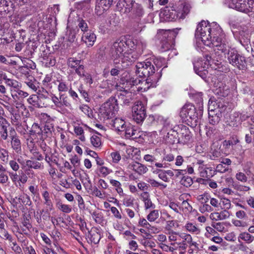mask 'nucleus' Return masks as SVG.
I'll list each match as a JSON object with an SVG mask.
<instances>
[{
  "instance_id": "obj_1",
  "label": "nucleus",
  "mask_w": 254,
  "mask_h": 254,
  "mask_svg": "<svg viewBox=\"0 0 254 254\" xmlns=\"http://www.w3.org/2000/svg\"><path fill=\"white\" fill-rule=\"evenodd\" d=\"M195 36L201 39L204 45L214 49L217 62L224 57L230 64L238 69L243 70L246 67L245 58L230 47L221 28L216 22L210 23L207 21H201L197 25Z\"/></svg>"
},
{
  "instance_id": "obj_2",
  "label": "nucleus",
  "mask_w": 254,
  "mask_h": 254,
  "mask_svg": "<svg viewBox=\"0 0 254 254\" xmlns=\"http://www.w3.org/2000/svg\"><path fill=\"white\" fill-rule=\"evenodd\" d=\"M146 47V43L141 39H127L121 37L114 42L112 48V56L119 59L123 64V67L129 65L137 59Z\"/></svg>"
},
{
  "instance_id": "obj_3",
  "label": "nucleus",
  "mask_w": 254,
  "mask_h": 254,
  "mask_svg": "<svg viewBox=\"0 0 254 254\" xmlns=\"http://www.w3.org/2000/svg\"><path fill=\"white\" fill-rule=\"evenodd\" d=\"M118 10L125 14H129L131 21L137 24L136 31H141L143 23L141 19L144 15V10L141 4L133 0H119L117 4Z\"/></svg>"
},
{
  "instance_id": "obj_4",
  "label": "nucleus",
  "mask_w": 254,
  "mask_h": 254,
  "mask_svg": "<svg viewBox=\"0 0 254 254\" xmlns=\"http://www.w3.org/2000/svg\"><path fill=\"white\" fill-rule=\"evenodd\" d=\"M190 6L185 2H181L175 10L172 7H166L162 10L161 14L167 21H173L178 19H184L189 13Z\"/></svg>"
},
{
  "instance_id": "obj_5",
  "label": "nucleus",
  "mask_w": 254,
  "mask_h": 254,
  "mask_svg": "<svg viewBox=\"0 0 254 254\" xmlns=\"http://www.w3.org/2000/svg\"><path fill=\"white\" fill-rule=\"evenodd\" d=\"M199 113L196 112L194 106L190 103L185 104L181 109L180 116L183 122L188 125L196 126L199 119L198 114L202 116V107H199Z\"/></svg>"
},
{
  "instance_id": "obj_6",
  "label": "nucleus",
  "mask_w": 254,
  "mask_h": 254,
  "mask_svg": "<svg viewBox=\"0 0 254 254\" xmlns=\"http://www.w3.org/2000/svg\"><path fill=\"white\" fill-rule=\"evenodd\" d=\"M119 110L117 99L111 97L103 103L99 110L98 116L103 121L111 118Z\"/></svg>"
},
{
  "instance_id": "obj_7",
  "label": "nucleus",
  "mask_w": 254,
  "mask_h": 254,
  "mask_svg": "<svg viewBox=\"0 0 254 254\" xmlns=\"http://www.w3.org/2000/svg\"><path fill=\"white\" fill-rule=\"evenodd\" d=\"M208 58V57H207L205 60H203L198 59L193 63L195 72L203 79L206 78L208 74V69L210 63Z\"/></svg>"
},
{
  "instance_id": "obj_8",
  "label": "nucleus",
  "mask_w": 254,
  "mask_h": 254,
  "mask_svg": "<svg viewBox=\"0 0 254 254\" xmlns=\"http://www.w3.org/2000/svg\"><path fill=\"white\" fill-rule=\"evenodd\" d=\"M146 116V109L142 102L137 101L132 107V117L137 123L142 122Z\"/></svg>"
},
{
  "instance_id": "obj_9",
  "label": "nucleus",
  "mask_w": 254,
  "mask_h": 254,
  "mask_svg": "<svg viewBox=\"0 0 254 254\" xmlns=\"http://www.w3.org/2000/svg\"><path fill=\"white\" fill-rule=\"evenodd\" d=\"M148 64L147 70L150 72V75L149 76H147L146 81L148 82H151V84L156 83L160 78L161 74L160 72H156V69L150 62L149 61Z\"/></svg>"
},
{
  "instance_id": "obj_10",
  "label": "nucleus",
  "mask_w": 254,
  "mask_h": 254,
  "mask_svg": "<svg viewBox=\"0 0 254 254\" xmlns=\"http://www.w3.org/2000/svg\"><path fill=\"white\" fill-rule=\"evenodd\" d=\"M148 63L149 61L137 63L135 65L136 74L140 77H146L149 76L150 72L147 71Z\"/></svg>"
},
{
  "instance_id": "obj_11",
  "label": "nucleus",
  "mask_w": 254,
  "mask_h": 254,
  "mask_svg": "<svg viewBox=\"0 0 254 254\" xmlns=\"http://www.w3.org/2000/svg\"><path fill=\"white\" fill-rule=\"evenodd\" d=\"M76 32L75 30L67 29L65 36L64 37V44L66 45V47H73L74 44H76Z\"/></svg>"
},
{
  "instance_id": "obj_12",
  "label": "nucleus",
  "mask_w": 254,
  "mask_h": 254,
  "mask_svg": "<svg viewBox=\"0 0 254 254\" xmlns=\"http://www.w3.org/2000/svg\"><path fill=\"white\" fill-rule=\"evenodd\" d=\"M115 0H96L95 10L97 14L101 15L113 4Z\"/></svg>"
},
{
  "instance_id": "obj_13",
  "label": "nucleus",
  "mask_w": 254,
  "mask_h": 254,
  "mask_svg": "<svg viewBox=\"0 0 254 254\" xmlns=\"http://www.w3.org/2000/svg\"><path fill=\"white\" fill-rule=\"evenodd\" d=\"M101 238L100 230L95 227L92 228L90 231H88V234L86 236L88 242L91 244H98Z\"/></svg>"
},
{
  "instance_id": "obj_14",
  "label": "nucleus",
  "mask_w": 254,
  "mask_h": 254,
  "mask_svg": "<svg viewBox=\"0 0 254 254\" xmlns=\"http://www.w3.org/2000/svg\"><path fill=\"white\" fill-rule=\"evenodd\" d=\"M242 119L241 115L238 113H234L230 116L229 120L227 121V125L234 128V129L239 127L242 123V121L245 120L243 117Z\"/></svg>"
},
{
  "instance_id": "obj_15",
  "label": "nucleus",
  "mask_w": 254,
  "mask_h": 254,
  "mask_svg": "<svg viewBox=\"0 0 254 254\" xmlns=\"http://www.w3.org/2000/svg\"><path fill=\"white\" fill-rule=\"evenodd\" d=\"M75 15H76L77 20L78 22V26L79 28L81 29V30L82 31H83V33H84V32L89 31L88 30V27L87 23L84 20H83L82 18L79 17L78 16V14L75 11H73L70 13L69 16H68V22H69V21L73 22V21H75L76 19H75V20L73 19V18Z\"/></svg>"
},
{
  "instance_id": "obj_16",
  "label": "nucleus",
  "mask_w": 254,
  "mask_h": 254,
  "mask_svg": "<svg viewBox=\"0 0 254 254\" xmlns=\"http://www.w3.org/2000/svg\"><path fill=\"white\" fill-rule=\"evenodd\" d=\"M76 70L75 71L79 77L83 78L85 82L91 85L93 83V80L92 79L91 75L86 71L84 66L82 64L80 66L77 67Z\"/></svg>"
},
{
  "instance_id": "obj_17",
  "label": "nucleus",
  "mask_w": 254,
  "mask_h": 254,
  "mask_svg": "<svg viewBox=\"0 0 254 254\" xmlns=\"http://www.w3.org/2000/svg\"><path fill=\"white\" fill-rule=\"evenodd\" d=\"M128 167L139 175L145 174L148 170L145 165L137 162H133L129 164Z\"/></svg>"
},
{
  "instance_id": "obj_18",
  "label": "nucleus",
  "mask_w": 254,
  "mask_h": 254,
  "mask_svg": "<svg viewBox=\"0 0 254 254\" xmlns=\"http://www.w3.org/2000/svg\"><path fill=\"white\" fill-rule=\"evenodd\" d=\"M81 39L88 47H91L94 44L96 36L93 32L90 30L83 33Z\"/></svg>"
},
{
  "instance_id": "obj_19",
  "label": "nucleus",
  "mask_w": 254,
  "mask_h": 254,
  "mask_svg": "<svg viewBox=\"0 0 254 254\" xmlns=\"http://www.w3.org/2000/svg\"><path fill=\"white\" fill-rule=\"evenodd\" d=\"M10 138L11 148L17 153H20L21 152V143L19 136L14 131V134H10Z\"/></svg>"
},
{
  "instance_id": "obj_20",
  "label": "nucleus",
  "mask_w": 254,
  "mask_h": 254,
  "mask_svg": "<svg viewBox=\"0 0 254 254\" xmlns=\"http://www.w3.org/2000/svg\"><path fill=\"white\" fill-rule=\"evenodd\" d=\"M239 41L241 45L244 46L245 49L249 51L250 48V38L251 35L248 32L242 31L240 34Z\"/></svg>"
},
{
  "instance_id": "obj_21",
  "label": "nucleus",
  "mask_w": 254,
  "mask_h": 254,
  "mask_svg": "<svg viewBox=\"0 0 254 254\" xmlns=\"http://www.w3.org/2000/svg\"><path fill=\"white\" fill-rule=\"evenodd\" d=\"M38 96L33 94L31 95L29 98L27 99V102L29 104L33 105V106L37 108L46 107L49 105L47 102L41 103V101H39Z\"/></svg>"
},
{
  "instance_id": "obj_22",
  "label": "nucleus",
  "mask_w": 254,
  "mask_h": 254,
  "mask_svg": "<svg viewBox=\"0 0 254 254\" xmlns=\"http://www.w3.org/2000/svg\"><path fill=\"white\" fill-rule=\"evenodd\" d=\"M118 91L117 93L119 99H121L124 105H128L131 100V94L126 90L118 89Z\"/></svg>"
},
{
  "instance_id": "obj_23",
  "label": "nucleus",
  "mask_w": 254,
  "mask_h": 254,
  "mask_svg": "<svg viewBox=\"0 0 254 254\" xmlns=\"http://www.w3.org/2000/svg\"><path fill=\"white\" fill-rule=\"evenodd\" d=\"M9 124L5 119H1L0 120V137L3 140L7 138V127Z\"/></svg>"
},
{
  "instance_id": "obj_24",
  "label": "nucleus",
  "mask_w": 254,
  "mask_h": 254,
  "mask_svg": "<svg viewBox=\"0 0 254 254\" xmlns=\"http://www.w3.org/2000/svg\"><path fill=\"white\" fill-rule=\"evenodd\" d=\"M125 129H123L121 135H124L126 138L134 139L137 138L135 135L136 130L131 125H127L125 126Z\"/></svg>"
},
{
  "instance_id": "obj_25",
  "label": "nucleus",
  "mask_w": 254,
  "mask_h": 254,
  "mask_svg": "<svg viewBox=\"0 0 254 254\" xmlns=\"http://www.w3.org/2000/svg\"><path fill=\"white\" fill-rule=\"evenodd\" d=\"M220 114L215 113V110L211 109V106L208 107L209 122L212 125H217L220 120Z\"/></svg>"
},
{
  "instance_id": "obj_26",
  "label": "nucleus",
  "mask_w": 254,
  "mask_h": 254,
  "mask_svg": "<svg viewBox=\"0 0 254 254\" xmlns=\"http://www.w3.org/2000/svg\"><path fill=\"white\" fill-rule=\"evenodd\" d=\"M126 125L125 121L120 118H116L112 123V126L120 134H122L123 129H125V127Z\"/></svg>"
},
{
  "instance_id": "obj_27",
  "label": "nucleus",
  "mask_w": 254,
  "mask_h": 254,
  "mask_svg": "<svg viewBox=\"0 0 254 254\" xmlns=\"http://www.w3.org/2000/svg\"><path fill=\"white\" fill-rule=\"evenodd\" d=\"M132 84L133 85H138V84L141 83L140 85H139L138 86H136L135 88L136 90L141 92H145L147 91L149 86L148 85H146V83H149V82H147L146 80L145 81H141L140 79H135V80H132Z\"/></svg>"
},
{
  "instance_id": "obj_28",
  "label": "nucleus",
  "mask_w": 254,
  "mask_h": 254,
  "mask_svg": "<svg viewBox=\"0 0 254 254\" xmlns=\"http://www.w3.org/2000/svg\"><path fill=\"white\" fill-rule=\"evenodd\" d=\"M57 88L60 95L62 92H68L71 87L70 85L69 86L68 83L64 80H57Z\"/></svg>"
},
{
  "instance_id": "obj_29",
  "label": "nucleus",
  "mask_w": 254,
  "mask_h": 254,
  "mask_svg": "<svg viewBox=\"0 0 254 254\" xmlns=\"http://www.w3.org/2000/svg\"><path fill=\"white\" fill-rule=\"evenodd\" d=\"M43 127L37 123H34L30 130L31 135H36L40 138H43Z\"/></svg>"
},
{
  "instance_id": "obj_30",
  "label": "nucleus",
  "mask_w": 254,
  "mask_h": 254,
  "mask_svg": "<svg viewBox=\"0 0 254 254\" xmlns=\"http://www.w3.org/2000/svg\"><path fill=\"white\" fill-rule=\"evenodd\" d=\"M123 145L125 147V150L127 154L126 156L127 158H132L139 152V150L137 148L133 146H126L125 144H124Z\"/></svg>"
},
{
  "instance_id": "obj_31",
  "label": "nucleus",
  "mask_w": 254,
  "mask_h": 254,
  "mask_svg": "<svg viewBox=\"0 0 254 254\" xmlns=\"http://www.w3.org/2000/svg\"><path fill=\"white\" fill-rule=\"evenodd\" d=\"M181 134L182 139L185 143L188 142L191 137V132L189 129L186 127H184L181 128Z\"/></svg>"
},
{
  "instance_id": "obj_32",
  "label": "nucleus",
  "mask_w": 254,
  "mask_h": 254,
  "mask_svg": "<svg viewBox=\"0 0 254 254\" xmlns=\"http://www.w3.org/2000/svg\"><path fill=\"white\" fill-rule=\"evenodd\" d=\"M239 241L242 240L245 241L247 244H251L254 241V236L248 232H242L240 234L238 237Z\"/></svg>"
},
{
  "instance_id": "obj_33",
  "label": "nucleus",
  "mask_w": 254,
  "mask_h": 254,
  "mask_svg": "<svg viewBox=\"0 0 254 254\" xmlns=\"http://www.w3.org/2000/svg\"><path fill=\"white\" fill-rule=\"evenodd\" d=\"M184 228L187 231L195 234H198L200 232L199 228L194 223L191 222H187L184 226Z\"/></svg>"
},
{
  "instance_id": "obj_34",
  "label": "nucleus",
  "mask_w": 254,
  "mask_h": 254,
  "mask_svg": "<svg viewBox=\"0 0 254 254\" xmlns=\"http://www.w3.org/2000/svg\"><path fill=\"white\" fill-rule=\"evenodd\" d=\"M82 64L81 60H77L74 58H70L67 61V65L69 68L73 69L74 71Z\"/></svg>"
},
{
  "instance_id": "obj_35",
  "label": "nucleus",
  "mask_w": 254,
  "mask_h": 254,
  "mask_svg": "<svg viewBox=\"0 0 254 254\" xmlns=\"http://www.w3.org/2000/svg\"><path fill=\"white\" fill-rule=\"evenodd\" d=\"M56 206L58 209L65 213H69L72 211V208L70 205L64 204L61 201L56 203Z\"/></svg>"
},
{
  "instance_id": "obj_36",
  "label": "nucleus",
  "mask_w": 254,
  "mask_h": 254,
  "mask_svg": "<svg viewBox=\"0 0 254 254\" xmlns=\"http://www.w3.org/2000/svg\"><path fill=\"white\" fill-rule=\"evenodd\" d=\"M98 175L101 177H106L113 172L112 170L105 166H98L97 168Z\"/></svg>"
},
{
  "instance_id": "obj_37",
  "label": "nucleus",
  "mask_w": 254,
  "mask_h": 254,
  "mask_svg": "<svg viewBox=\"0 0 254 254\" xmlns=\"http://www.w3.org/2000/svg\"><path fill=\"white\" fill-rule=\"evenodd\" d=\"M37 93L39 95V101H41V103L44 100H47L48 101L50 100V94L44 88L39 89Z\"/></svg>"
},
{
  "instance_id": "obj_38",
  "label": "nucleus",
  "mask_w": 254,
  "mask_h": 254,
  "mask_svg": "<svg viewBox=\"0 0 254 254\" xmlns=\"http://www.w3.org/2000/svg\"><path fill=\"white\" fill-rule=\"evenodd\" d=\"M110 183L113 187H114L116 191L120 196L123 195V190L122 188V185L119 181L114 179H111L110 180Z\"/></svg>"
},
{
  "instance_id": "obj_39",
  "label": "nucleus",
  "mask_w": 254,
  "mask_h": 254,
  "mask_svg": "<svg viewBox=\"0 0 254 254\" xmlns=\"http://www.w3.org/2000/svg\"><path fill=\"white\" fill-rule=\"evenodd\" d=\"M61 106L60 110H62L64 107L71 108V104L70 103L68 97L64 96V95H61Z\"/></svg>"
},
{
  "instance_id": "obj_40",
  "label": "nucleus",
  "mask_w": 254,
  "mask_h": 254,
  "mask_svg": "<svg viewBox=\"0 0 254 254\" xmlns=\"http://www.w3.org/2000/svg\"><path fill=\"white\" fill-rule=\"evenodd\" d=\"M159 216L158 210H153L147 215L146 218L150 222H154Z\"/></svg>"
},
{
  "instance_id": "obj_41",
  "label": "nucleus",
  "mask_w": 254,
  "mask_h": 254,
  "mask_svg": "<svg viewBox=\"0 0 254 254\" xmlns=\"http://www.w3.org/2000/svg\"><path fill=\"white\" fill-rule=\"evenodd\" d=\"M139 241L140 244H141L142 246H143L145 249H147V248L152 249L154 247H155V243L153 241L149 240L146 238H143L142 239H140L139 240Z\"/></svg>"
},
{
  "instance_id": "obj_42",
  "label": "nucleus",
  "mask_w": 254,
  "mask_h": 254,
  "mask_svg": "<svg viewBox=\"0 0 254 254\" xmlns=\"http://www.w3.org/2000/svg\"><path fill=\"white\" fill-rule=\"evenodd\" d=\"M25 83L28 86V87L31 89L33 91L37 93V91L39 90V83L35 79H34L33 80H28L27 81H25Z\"/></svg>"
},
{
  "instance_id": "obj_43",
  "label": "nucleus",
  "mask_w": 254,
  "mask_h": 254,
  "mask_svg": "<svg viewBox=\"0 0 254 254\" xmlns=\"http://www.w3.org/2000/svg\"><path fill=\"white\" fill-rule=\"evenodd\" d=\"M231 207V201L229 199L226 198H221L220 199V206L222 209L229 210Z\"/></svg>"
},
{
  "instance_id": "obj_44",
  "label": "nucleus",
  "mask_w": 254,
  "mask_h": 254,
  "mask_svg": "<svg viewBox=\"0 0 254 254\" xmlns=\"http://www.w3.org/2000/svg\"><path fill=\"white\" fill-rule=\"evenodd\" d=\"M61 95H60V98L57 97L55 94L53 93H50V100L52 101L54 104L55 108L57 110H59L61 106Z\"/></svg>"
},
{
  "instance_id": "obj_45",
  "label": "nucleus",
  "mask_w": 254,
  "mask_h": 254,
  "mask_svg": "<svg viewBox=\"0 0 254 254\" xmlns=\"http://www.w3.org/2000/svg\"><path fill=\"white\" fill-rule=\"evenodd\" d=\"M147 182L152 187L154 188H160L161 189H165L167 185L165 184L159 182L153 179H149Z\"/></svg>"
},
{
  "instance_id": "obj_46",
  "label": "nucleus",
  "mask_w": 254,
  "mask_h": 254,
  "mask_svg": "<svg viewBox=\"0 0 254 254\" xmlns=\"http://www.w3.org/2000/svg\"><path fill=\"white\" fill-rule=\"evenodd\" d=\"M134 201V199L131 196H127L124 197L122 200L123 204L127 208L133 206Z\"/></svg>"
},
{
  "instance_id": "obj_47",
  "label": "nucleus",
  "mask_w": 254,
  "mask_h": 254,
  "mask_svg": "<svg viewBox=\"0 0 254 254\" xmlns=\"http://www.w3.org/2000/svg\"><path fill=\"white\" fill-rule=\"evenodd\" d=\"M182 238L183 240L184 243H188L190 246H195L196 245V243L193 242L191 236L188 234H184L182 236Z\"/></svg>"
},
{
  "instance_id": "obj_48",
  "label": "nucleus",
  "mask_w": 254,
  "mask_h": 254,
  "mask_svg": "<svg viewBox=\"0 0 254 254\" xmlns=\"http://www.w3.org/2000/svg\"><path fill=\"white\" fill-rule=\"evenodd\" d=\"M245 8H247L246 11H243L242 12L249 14L250 12H254V0H247Z\"/></svg>"
},
{
  "instance_id": "obj_49",
  "label": "nucleus",
  "mask_w": 254,
  "mask_h": 254,
  "mask_svg": "<svg viewBox=\"0 0 254 254\" xmlns=\"http://www.w3.org/2000/svg\"><path fill=\"white\" fill-rule=\"evenodd\" d=\"M211 226L217 231L219 232H226V229L225 227L224 223L223 222H213Z\"/></svg>"
},
{
  "instance_id": "obj_50",
  "label": "nucleus",
  "mask_w": 254,
  "mask_h": 254,
  "mask_svg": "<svg viewBox=\"0 0 254 254\" xmlns=\"http://www.w3.org/2000/svg\"><path fill=\"white\" fill-rule=\"evenodd\" d=\"M91 216L97 223L100 224L103 221V216L101 212L94 211L91 213Z\"/></svg>"
},
{
  "instance_id": "obj_51",
  "label": "nucleus",
  "mask_w": 254,
  "mask_h": 254,
  "mask_svg": "<svg viewBox=\"0 0 254 254\" xmlns=\"http://www.w3.org/2000/svg\"><path fill=\"white\" fill-rule=\"evenodd\" d=\"M171 42V39H168L166 40H162L161 42L162 51L164 52L170 49L172 47Z\"/></svg>"
},
{
  "instance_id": "obj_52",
  "label": "nucleus",
  "mask_w": 254,
  "mask_h": 254,
  "mask_svg": "<svg viewBox=\"0 0 254 254\" xmlns=\"http://www.w3.org/2000/svg\"><path fill=\"white\" fill-rule=\"evenodd\" d=\"M180 183L184 186L189 187L192 184L193 181L190 177L185 176L181 179Z\"/></svg>"
},
{
  "instance_id": "obj_53",
  "label": "nucleus",
  "mask_w": 254,
  "mask_h": 254,
  "mask_svg": "<svg viewBox=\"0 0 254 254\" xmlns=\"http://www.w3.org/2000/svg\"><path fill=\"white\" fill-rule=\"evenodd\" d=\"M90 141L95 147H99L101 145V138L97 135H93L90 138Z\"/></svg>"
},
{
  "instance_id": "obj_54",
  "label": "nucleus",
  "mask_w": 254,
  "mask_h": 254,
  "mask_svg": "<svg viewBox=\"0 0 254 254\" xmlns=\"http://www.w3.org/2000/svg\"><path fill=\"white\" fill-rule=\"evenodd\" d=\"M124 211L127 214V216L130 219H132L134 218L136 215V213L138 212V210L135 208L133 209L130 208H126L125 209Z\"/></svg>"
},
{
  "instance_id": "obj_55",
  "label": "nucleus",
  "mask_w": 254,
  "mask_h": 254,
  "mask_svg": "<svg viewBox=\"0 0 254 254\" xmlns=\"http://www.w3.org/2000/svg\"><path fill=\"white\" fill-rule=\"evenodd\" d=\"M26 166L29 168H33L35 169H39L41 167V164L37 161H33L32 160H28L26 161Z\"/></svg>"
},
{
  "instance_id": "obj_56",
  "label": "nucleus",
  "mask_w": 254,
  "mask_h": 254,
  "mask_svg": "<svg viewBox=\"0 0 254 254\" xmlns=\"http://www.w3.org/2000/svg\"><path fill=\"white\" fill-rule=\"evenodd\" d=\"M80 109L89 118H91L93 116V112L88 106L86 105H82L80 107Z\"/></svg>"
},
{
  "instance_id": "obj_57",
  "label": "nucleus",
  "mask_w": 254,
  "mask_h": 254,
  "mask_svg": "<svg viewBox=\"0 0 254 254\" xmlns=\"http://www.w3.org/2000/svg\"><path fill=\"white\" fill-rule=\"evenodd\" d=\"M13 99L14 100V103L15 104V106L16 109L19 110L20 109H23L24 108V105L23 103V101L21 100H16V99L17 98V94H11Z\"/></svg>"
},
{
  "instance_id": "obj_58",
  "label": "nucleus",
  "mask_w": 254,
  "mask_h": 254,
  "mask_svg": "<svg viewBox=\"0 0 254 254\" xmlns=\"http://www.w3.org/2000/svg\"><path fill=\"white\" fill-rule=\"evenodd\" d=\"M242 0H230L229 2L228 6L230 8L235 9L239 11V7Z\"/></svg>"
},
{
  "instance_id": "obj_59",
  "label": "nucleus",
  "mask_w": 254,
  "mask_h": 254,
  "mask_svg": "<svg viewBox=\"0 0 254 254\" xmlns=\"http://www.w3.org/2000/svg\"><path fill=\"white\" fill-rule=\"evenodd\" d=\"M247 174L242 172H238L235 175L236 179L242 183H245L248 181Z\"/></svg>"
},
{
  "instance_id": "obj_60",
  "label": "nucleus",
  "mask_w": 254,
  "mask_h": 254,
  "mask_svg": "<svg viewBox=\"0 0 254 254\" xmlns=\"http://www.w3.org/2000/svg\"><path fill=\"white\" fill-rule=\"evenodd\" d=\"M52 79V76L51 74H47L42 81L43 85L45 87L51 88L52 87L51 83Z\"/></svg>"
},
{
  "instance_id": "obj_61",
  "label": "nucleus",
  "mask_w": 254,
  "mask_h": 254,
  "mask_svg": "<svg viewBox=\"0 0 254 254\" xmlns=\"http://www.w3.org/2000/svg\"><path fill=\"white\" fill-rule=\"evenodd\" d=\"M0 233V236L3 239L8 240L10 242H12L13 240L12 236L5 229L1 230Z\"/></svg>"
},
{
  "instance_id": "obj_62",
  "label": "nucleus",
  "mask_w": 254,
  "mask_h": 254,
  "mask_svg": "<svg viewBox=\"0 0 254 254\" xmlns=\"http://www.w3.org/2000/svg\"><path fill=\"white\" fill-rule=\"evenodd\" d=\"M5 84L10 87H12L15 89H18L19 87L18 82L14 79L8 78L5 81Z\"/></svg>"
},
{
  "instance_id": "obj_63",
  "label": "nucleus",
  "mask_w": 254,
  "mask_h": 254,
  "mask_svg": "<svg viewBox=\"0 0 254 254\" xmlns=\"http://www.w3.org/2000/svg\"><path fill=\"white\" fill-rule=\"evenodd\" d=\"M175 159L174 155L172 153H165L162 158L163 162L165 163H170L173 162Z\"/></svg>"
},
{
  "instance_id": "obj_64",
  "label": "nucleus",
  "mask_w": 254,
  "mask_h": 254,
  "mask_svg": "<svg viewBox=\"0 0 254 254\" xmlns=\"http://www.w3.org/2000/svg\"><path fill=\"white\" fill-rule=\"evenodd\" d=\"M110 157L112 162L114 163H118L121 159L120 154L117 151H114L110 153Z\"/></svg>"
}]
</instances>
